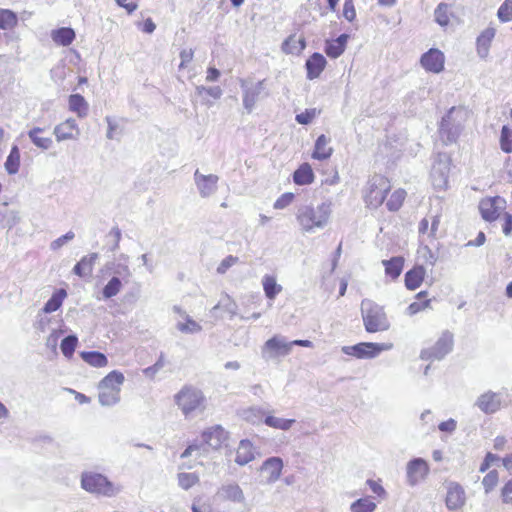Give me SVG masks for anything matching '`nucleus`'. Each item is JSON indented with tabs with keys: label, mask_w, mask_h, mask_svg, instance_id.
<instances>
[{
	"label": "nucleus",
	"mask_w": 512,
	"mask_h": 512,
	"mask_svg": "<svg viewBox=\"0 0 512 512\" xmlns=\"http://www.w3.org/2000/svg\"><path fill=\"white\" fill-rule=\"evenodd\" d=\"M331 213L330 202H322L316 207L301 205L297 209L296 219L304 232L311 233L315 229L324 228L329 222Z\"/></svg>",
	"instance_id": "obj_1"
},
{
	"label": "nucleus",
	"mask_w": 512,
	"mask_h": 512,
	"mask_svg": "<svg viewBox=\"0 0 512 512\" xmlns=\"http://www.w3.org/2000/svg\"><path fill=\"white\" fill-rule=\"evenodd\" d=\"M469 111L463 107H452L442 117L439 127V135L445 145L457 141L468 119Z\"/></svg>",
	"instance_id": "obj_2"
},
{
	"label": "nucleus",
	"mask_w": 512,
	"mask_h": 512,
	"mask_svg": "<svg viewBox=\"0 0 512 512\" xmlns=\"http://www.w3.org/2000/svg\"><path fill=\"white\" fill-rule=\"evenodd\" d=\"M174 402L185 418H190L206 409L203 391L193 385H184L175 395Z\"/></svg>",
	"instance_id": "obj_3"
},
{
	"label": "nucleus",
	"mask_w": 512,
	"mask_h": 512,
	"mask_svg": "<svg viewBox=\"0 0 512 512\" xmlns=\"http://www.w3.org/2000/svg\"><path fill=\"white\" fill-rule=\"evenodd\" d=\"M361 316L368 333L383 332L390 328L384 308L370 299L362 300Z\"/></svg>",
	"instance_id": "obj_4"
},
{
	"label": "nucleus",
	"mask_w": 512,
	"mask_h": 512,
	"mask_svg": "<svg viewBox=\"0 0 512 512\" xmlns=\"http://www.w3.org/2000/svg\"><path fill=\"white\" fill-rule=\"evenodd\" d=\"M391 186L387 178L374 175L367 183L364 199L368 207L378 208L384 201Z\"/></svg>",
	"instance_id": "obj_5"
},
{
	"label": "nucleus",
	"mask_w": 512,
	"mask_h": 512,
	"mask_svg": "<svg viewBox=\"0 0 512 512\" xmlns=\"http://www.w3.org/2000/svg\"><path fill=\"white\" fill-rule=\"evenodd\" d=\"M81 486L90 493L101 494L106 497H112L117 493L113 483L100 473H83L81 476Z\"/></svg>",
	"instance_id": "obj_6"
},
{
	"label": "nucleus",
	"mask_w": 512,
	"mask_h": 512,
	"mask_svg": "<svg viewBox=\"0 0 512 512\" xmlns=\"http://www.w3.org/2000/svg\"><path fill=\"white\" fill-rule=\"evenodd\" d=\"M392 347L391 343L361 342L352 346H343L342 352L358 359H371L383 351L390 350Z\"/></svg>",
	"instance_id": "obj_7"
},
{
	"label": "nucleus",
	"mask_w": 512,
	"mask_h": 512,
	"mask_svg": "<svg viewBox=\"0 0 512 512\" xmlns=\"http://www.w3.org/2000/svg\"><path fill=\"white\" fill-rule=\"evenodd\" d=\"M451 159L446 153H439L431 168V181L436 189H445L448 185Z\"/></svg>",
	"instance_id": "obj_8"
},
{
	"label": "nucleus",
	"mask_w": 512,
	"mask_h": 512,
	"mask_svg": "<svg viewBox=\"0 0 512 512\" xmlns=\"http://www.w3.org/2000/svg\"><path fill=\"white\" fill-rule=\"evenodd\" d=\"M291 353V344L284 336L274 335L268 339L261 348V356L269 361L277 357H284Z\"/></svg>",
	"instance_id": "obj_9"
},
{
	"label": "nucleus",
	"mask_w": 512,
	"mask_h": 512,
	"mask_svg": "<svg viewBox=\"0 0 512 512\" xmlns=\"http://www.w3.org/2000/svg\"><path fill=\"white\" fill-rule=\"evenodd\" d=\"M452 348L453 334L449 331H445L433 347L421 352V358L423 360H441L451 352Z\"/></svg>",
	"instance_id": "obj_10"
},
{
	"label": "nucleus",
	"mask_w": 512,
	"mask_h": 512,
	"mask_svg": "<svg viewBox=\"0 0 512 512\" xmlns=\"http://www.w3.org/2000/svg\"><path fill=\"white\" fill-rule=\"evenodd\" d=\"M506 206V200L500 196L486 198L480 201L479 210L486 221L496 220Z\"/></svg>",
	"instance_id": "obj_11"
},
{
	"label": "nucleus",
	"mask_w": 512,
	"mask_h": 512,
	"mask_svg": "<svg viewBox=\"0 0 512 512\" xmlns=\"http://www.w3.org/2000/svg\"><path fill=\"white\" fill-rule=\"evenodd\" d=\"M502 405V396L500 393L488 390L479 395L474 403L481 412L487 415L498 412Z\"/></svg>",
	"instance_id": "obj_12"
},
{
	"label": "nucleus",
	"mask_w": 512,
	"mask_h": 512,
	"mask_svg": "<svg viewBox=\"0 0 512 512\" xmlns=\"http://www.w3.org/2000/svg\"><path fill=\"white\" fill-rule=\"evenodd\" d=\"M406 474L407 483L415 486L429 474L428 463L422 458H414L407 463Z\"/></svg>",
	"instance_id": "obj_13"
},
{
	"label": "nucleus",
	"mask_w": 512,
	"mask_h": 512,
	"mask_svg": "<svg viewBox=\"0 0 512 512\" xmlns=\"http://www.w3.org/2000/svg\"><path fill=\"white\" fill-rule=\"evenodd\" d=\"M219 177L215 174L204 175L197 169L194 172V182L202 198H208L216 193Z\"/></svg>",
	"instance_id": "obj_14"
},
{
	"label": "nucleus",
	"mask_w": 512,
	"mask_h": 512,
	"mask_svg": "<svg viewBox=\"0 0 512 512\" xmlns=\"http://www.w3.org/2000/svg\"><path fill=\"white\" fill-rule=\"evenodd\" d=\"M420 62L425 70L439 73L444 69L445 56L439 49L431 48L421 56Z\"/></svg>",
	"instance_id": "obj_15"
},
{
	"label": "nucleus",
	"mask_w": 512,
	"mask_h": 512,
	"mask_svg": "<svg viewBox=\"0 0 512 512\" xmlns=\"http://www.w3.org/2000/svg\"><path fill=\"white\" fill-rule=\"evenodd\" d=\"M282 469L283 461L280 457H270L266 459L260 468L268 484L274 483L280 478Z\"/></svg>",
	"instance_id": "obj_16"
},
{
	"label": "nucleus",
	"mask_w": 512,
	"mask_h": 512,
	"mask_svg": "<svg viewBox=\"0 0 512 512\" xmlns=\"http://www.w3.org/2000/svg\"><path fill=\"white\" fill-rule=\"evenodd\" d=\"M228 433L220 425H215L202 433V439L212 449H219L227 440Z\"/></svg>",
	"instance_id": "obj_17"
},
{
	"label": "nucleus",
	"mask_w": 512,
	"mask_h": 512,
	"mask_svg": "<svg viewBox=\"0 0 512 512\" xmlns=\"http://www.w3.org/2000/svg\"><path fill=\"white\" fill-rule=\"evenodd\" d=\"M54 135L58 142L70 139H77L80 135V130L76 121L72 118L65 120L54 128Z\"/></svg>",
	"instance_id": "obj_18"
},
{
	"label": "nucleus",
	"mask_w": 512,
	"mask_h": 512,
	"mask_svg": "<svg viewBox=\"0 0 512 512\" xmlns=\"http://www.w3.org/2000/svg\"><path fill=\"white\" fill-rule=\"evenodd\" d=\"M465 499L464 489L458 483H450L445 499L446 507L449 510L460 509L465 504Z\"/></svg>",
	"instance_id": "obj_19"
},
{
	"label": "nucleus",
	"mask_w": 512,
	"mask_h": 512,
	"mask_svg": "<svg viewBox=\"0 0 512 512\" xmlns=\"http://www.w3.org/2000/svg\"><path fill=\"white\" fill-rule=\"evenodd\" d=\"M242 88L244 89L243 106L247 112L250 113L253 110L259 95L264 89V80L258 81L251 87H244L242 84Z\"/></svg>",
	"instance_id": "obj_20"
},
{
	"label": "nucleus",
	"mask_w": 512,
	"mask_h": 512,
	"mask_svg": "<svg viewBox=\"0 0 512 512\" xmlns=\"http://www.w3.org/2000/svg\"><path fill=\"white\" fill-rule=\"evenodd\" d=\"M326 63L327 61L322 54L318 52L313 53L307 59L305 64L307 69V78L310 80L318 78L321 72L324 70Z\"/></svg>",
	"instance_id": "obj_21"
},
{
	"label": "nucleus",
	"mask_w": 512,
	"mask_h": 512,
	"mask_svg": "<svg viewBox=\"0 0 512 512\" xmlns=\"http://www.w3.org/2000/svg\"><path fill=\"white\" fill-rule=\"evenodd\" d=\"M98 258L99 254L96 252L82 257L81 260L73 268L74 274L82 278L91 276L94 264Z\"/></svg>",
	"instance_id": "obj_22"
},
{
	"label": "nucleus",
	"mask_w": 512,
	"mask_h": 512,
	"mask_svg": "<svg viewBox=\"0 0 512 512\" xmlns=\"http://www.w3.org/2000/svg\"><path fill=\"white\" fill-rule=\"evenodd\" d=\"M426 270L423 266L417 265L406 272L405 286L409 290L417 289L423 282Z\"/></svg>",
	"instance_id": "obj_23"
},
{
	"label": "nucleus",
	"mask_w": 512,
	"mask_h": 512,
	"mask_svg": "<svg viewBox=\"0 0 512 512\" xmlns=\"http://www.w3.org/2000/svg\"><path fill=\"white\" fill-rule=\"evenodd\" d=\"M347 41V34H341L335 40L326 41L325 53L330 58H338L345 51Z\"/></svg>",
	"instance_id": "obj_24"
},
{
	"label": "nucleus",
	"mask_w": 512,
	"mask_h": 512,
	"mask_svg": "<svg viewBox=\"0 0 512 512\" xmlns=\"http://www.w3.org/2000/svg\"><path fill=\"white\" fill-rule=\"evenodd\" d=\"M219 495L235 503H242L245 499L242 489L236 483L223 485L219 490Z\"/></svg>",
	"instance_id": "obj_25"
},
{
	"label": "nucleus",
	"mask_w": 512,
	"mask_h": 512,
	"mask_svg": "<svg viewBox=\"0 0 512 512\" xmlns=\"http://www.w3.org/2000/svg\"><path fill=\"white\" fill-rule=\"evenodd\" d=\"M254 459L252 443L249 440H241L236 451L235 462L244 466Z\"/></svg>",
	"instance_id": "obj_26"
},
{
	"label": "nucleus",
	"mask_w": 512,
	"mask_h": 512,
	"mask_svg": "<svg viewBox=\"0 0 512 512\" xmlns=\"http://www.w3.org/2000/svg\"><path fill=\"white\" fill-rule=\"evenodd\" d=\"M496 30L494 28L485 29L477 38V51L481 58L488 55L490 44L495 37Z\"/></svg>",
	"instance_id": "obj_27"
},
{
	"label": "nucleus",
	"mask_w": 512,
	"mask_h": 512,
	"mask_svg": "<svg viewBox=\"0 0 512 512\" xmlns=\"http://www.w3.org/2000/svg\"><path fill=\"white\" fill-rule=\"evenodd\" d=\"M124 379L123 373L117 370L111 371L100 381L98 388L117 389V393L120 394Z\"/></svg>",
	"instance_id": "obj_28"
},
{
	"label": "nucleus",
	"mask_w": 512,
	"mask_h": 512,
	"mask_svg": "<svg viewBox=\"0 0 512 512\" xmlns=\"http://www.w3.org/2000/svg\"><path fill=\"white\" fill-rule=\"evenodd\" d=\"M52 40L62 46L70 45L75 39V32L70 27H62L51 32Z\"/></svg>",
	"instance_id": "obj_29"
},
{
	"label": "nucleus",
	"mask_w": 512,
	"mask_h": 512,
	"mask_svg": "<svg viewBox=\"0 0 512 512\" xmlns=\"http://www.w3.org/2000/svg\"><path fill=\"white\" fill-rule=\"evenodd\" d=\"M293 181L297 185L311 184L314 181V173L310 164H301L293 174Z\"/></svg>",
	"instance_id": "obj_30"
},
{
	"label": "nucleus",
	"mask_w": 512,
	"mask_h": 512,
	"mask_svg": "<svg viewBox=\"0 0 512 512\" xmlns=\"http://www.w3.org/2000/svg\"><path fill=\"white\" fill-rule=\"evenodd\" d=\"M328 143L329 139L324 134L320 135L315 142L312 157L318 160L328 159L333 152V149L328 147Z\"/></svg>",
	"instance_id": "obj_31"
},
{
	"label": "nucleus",
	"mask_w": 512,
	"mask_h": 512,
	"mask_svg": "<svg viewBox=\"0 0 512 512\" xmlns=\"http://www.w3.org/2000/svg\"><path fill=\"white\" fill-rule=\"evenodd\" d=\"M69 109L75 112L78 117L84 118L88 114V103L80 94H72L69 96Z\"/></svg>",
	"instance_id": "obj_32"
},
{
	"label": "nucleus",
	"mask_w": 512,
	"mask_h": 512,
	"mask_svg": "<svg viewBox=\"0 0 512 512\" xmlns=\"http://www.w3.org/2000/svg\"><path fill=\"white\" fill-rule=\"evenodd\" d=\"M43 132V128L34 127L28 131L27 135L35 146L43 150H48L49 148H51L53 141L51 137L41 136L40 134Z\"/></svg>",
	"instance_id": "obj_33"
},
{
	"label": "nucleus",
	"mask_w": 512,
	"mask_h": 512,
	"mask_svg": "<svg viewBox=\"0 0 512 512\" xmlns=\"http://www.w3.org/2000/svg\"><path fill=\"white\" fill-rule=\"evenodd\" d=\"M173 309L175 312H177L181 315H184L185 319H186L185 323H181V322L177 323L176 327L179 331H181L182 333H186V334H194V333H198L202 330V327L195 320H193L189 315H187L185 312H183L180 307L174 306Z\"/></svg>",
	"instance_id": "obj_34"
},
{
	"label": "nucleus",
	"mask_w": 512,
	"mask_h": 512,
	"mask_svg": "<svg viewBox=\"0 0 512 512\" xmlns=\"http://www.w3.org/2000/svg\"><path fill=\"white\" fill-rule=\"evenodd\" d=\"M262 286L265 293V296L274 300L275 297L282 291V286L277 283L275 276L272 275H264L262 278Z\"/></svg>",
	"instance_id": "obj_35"
},
{
	"label": "nucleus",
	"mask_w": 512,
	"mask_h": 512,
	"mask_svg": "<svg viewBox=\"0 0 512 512\" xmlns=\"http://www.w3.org/2000/svg\"><path fill=\"white\" fill-rule=\"evenodd\" d=\"M382 264L385 267L386 275L390 276L392 279H397L403 270L404 260L402 257L397 256L389 260H383Z\"/></svg>",
	"instance_id": "obj_36"
},
{
	"label": "nucleus",
	"mask_w": 512,
	"mask_h": 512,
	"mask_svg": "<svg viewBox=\"0 0 512 512\" xmlns=\"http://www.w3.org/2000/svg\"><path fill=\"white\" fill-rule=\"evenodd\" d=\"M83 361L97 368L105 367L108 364L107 357L98 351H83L80 353Z\"/></svg>",
	"instance_id": "obj_37"
},
{
	"label": "nucleus",
	"mask_w": 512,
	"mask_h": 512,
	"mask_svg": "<svg viewBox=\"0 0 512 512\" xmlns=\"http://www.w3.org/2000/svg\"><path fill=\"white\" fill-rule=\"evenodd\" d=\"M67 296V293L64 289H59L53 295L51 298L44 304L42 308V312L48 314L57 311L62 303L65 297Z\"/></svg>",
	"instance_id": "obj_38"
},
{
	"label": "nucleus",
	"mask_w": 512,
	"mask_h": 512,
	"mask_svg": "<svg viewBox=\"0 0 512 512\" xmlns=\"http://www.w3.org/2000/svg\"><path fill=\"white\" fill-rule=\"evenodd\" d=\"M98 400L102 406H113L120 401V394L117 389L98 388Z\"/></svg>",
	"instance_id": "obj_39"
},
{
	"label": "nucleus",
	"mask_w": 512,
	"mask_h": 512,
	"mask_svg": "<svg viewBox=\"0 0 512 512\" xmlns=\"http://www.w3.org/2000/svg\"><path fill=\"white\" fill-rule=\"evenodd\" d=\"M218 309H222L232 318L237 314L238 305L228 294H224L218 304L212 308V311H216Z\"/></svg>",
	"instance_id": "obj_40"
},
{
	"label": "nucleus",
	"mask_w": 512,
	"mask_h": 512,
	"mask_svg": "<svg viewBox=\"0 0 512 512\" xmlns=\"http://www.w3.org/2000/svg\"><path fill=\"white\" fill-rule=\"evenodd\" d=\"M122 281L119 277L113 276L102 289L104 299H110L116 296L122 289Z\"/></svg>",
	"instance_id": "obj_41"
},
{
	"label": "nucleus",
	"mask_w": 512,
	"mask_h": 512,
	"mask_svg": "<svg viewBox=\"0 0 512 512\" xmlns=\"http://www.w3.org/2000/svg\"><path fill=\"white\" fill-rule=\"evenodd\" d=\"M20 165V153L17 146H13L5 162V168L9 174H16Z\"/></svg>",
	"instance_id": "obj_42"
},
{
	"label": "nucleus",
	"mask_w": 512,
	"mask_h": 512,
	"mask_svg": "<svg viewBox=\"0 0 512 512\" xmlns=\"http://www.w3.org/2000/svg\"><path fill=\"white\" fill-rule=\"evenodd\" d=\"M18 18L15 12L9 9H0V28L3 30L12 29L17 25Z\"/></svg>",
	"instance_id": "obj_43"
},
{
	"label": "nucleus",
	"mask_w": 512,
	"mask_h": 512,
	"mask_svg": "<svg viewBox=\"0 0 512 512\" xmlns=\"http://www.w3.org/2000/svg\"><path fill=\"white\" fill-rule=\"evenodd\" d=\"M264 423L269 427L286 431L291 428V426L295 423V420L284 419L269 415L266 416Z\"/></svg>",
	"instance_id": "obj_44"
},
{
	"label": "nucleus",
	"mask_w": 512,
	"mask_h": 512,
	"mask_svg": "<svg viewBox=\"0 0 512 512\" xmlns=\"http://www.w3.org/2000/svg\"><path fill=\"white\" fill-rule=\"evenodd\" d=\"M376 503H374L370 498H360L354 501L350 505L351 512H374L376 509Z\"/></svg>",
	"instance_id": "obj_45"
},
{
	"label": "nucleus",
	"mask_w": 512,
	"mask_h": 512,
	"mask_svg": "<svg viewBox=\"0 0 512 512\" xmlns=\"http://www.w3.org/2000/svg\"><path fill=\"white\" fill-rule=\"evenodd\" d=\"M106 268L111 270L114 274V276H117V277H122V278H130L131 277V270L129 268V266L127 265V263H116V262H108L106 264Z\"/></svg>",
	"instance_id": "obj_46"
},
{
	"label": "nucleus",
	"mask_w": 512,
	"mask_h": 512,
	"mask_svg": "<svg viewBox=\"0 0 512 512\" xmlns=\"http://www.w3.org/2000/svg\"><path fill=\"white\" fill-rule=\"evenodd\" d=\"M78 343V338L76 335H68L65 337L60 344V349L63 355L67 358H71L75 351V348Z\"/></svg>",
	"instance_id": "obj_47"
},
{
	"label": "nucleus",
	"mask_w": 512,
	"mask_h": 512,
	"mask_svg": "<svg viewBox=\"0 0 512 512\" xmlns=\"http://www.w3.org/2000/svg\"><path fill=\"white\" fill-rule=\"evenodd\" d=\"M406 197V192L403 189H398L392 193L388 199L386 206L390 211H397Z\"/></svg>",
	"instance_id": "obj_48"
},
{
	"label": "nucleus",
	"mask_w": 512,
	"mask_h": 512,
	"mask_svg": "<svg viewBox=\"0 0 512 512\" xmlns=\"http://www.w3.org/2000/svg\"><path fill=\"white\" fill-rule=\"evenodd\" d=\"M177 478L178 485L184 490L190 489L199 482V477L195 473L182 472L177 475Z\"/></svg>",
	"instance_id": "obj_49"
},
{
	"label": "nucleus",
	"mask_w": 512,
	"mask_h": 512,
	"mask_svg": "<svg viewBox=\"0 0 512 512\" xmlns=\"http://www.w3.org/2000/svg\"><path fill=\"white\" fill-rule=\"evenodd\" d=\"M292 42H294V36H290L288 39L284 41L282 49L285 53L297 54L304 50L306 47V42L304 38L297 39V46H291Z\"/></svg>",
	"instance_id": "obj_50"
},
{
	"label": "nucleus",
	"mask_w": 512,
	"mask_h": 512,
	"mask_svg": "<svg viewBox=\"0 0 512 512\" xmlns=\"http://www.w3.org/2000/svg\"><path fill=\"white\" fill-rule=\"evenodd\" d=\"M500 147L505 153L512 152V130L506 125L501 129Z\"/></svg>",
	"instance_id": "obj_51"
},
{
	"label": "nucleus",
	"mask_w": 512,
	"mask_h": 512,
	"mask_svg": "<svg viewBox=\"0 0 512 512\" xmlns=\"http://www.w3.org/2000/svg\"><path fill=\"white\" fill-rule=\"evenodd\" d=\"M499 481V473L497 470L489 471L482 480L485 493L488 494L497 486Z\"/></svg>",
	"instance_id": "obj_52"
},
{
	"label": "nucleus",
	"mask_w": 512,
	"mask_h": 512,
	"mask_svg": "<svg viewBox=\"0 0 512 512\" xmlns=\"http://www.w3.org/2000/svg\"><path fill=\"white\" fill-rule=\"evenodd\" d=\"M448 5L446 3H440L434 12L435 21L440 26H447L449 23V16H448Z\"/></svg>",
	"instance_id": "obj_53"
},
{
	"label": "nucleus",
	"mask_w": 512,
	"mask_h": 512,
	"mask_svg": "<svg viewBox=\"0 0 512 512\" xmlns=\"http://www.w3.org/2000/svg\"><path fill=\"white\" fill-rule=\"evenodd\" d=\"M497 16L501 22L512 20V0H505L498 9Z\"/></svg>",
	"instance_id": "obj_54"
},
{
	"label": "nucleus",
	"mask_w": 512,
	"mask_h": 512,
	"mask_svg": "<svg viewBox=\"0 0 512 512\" xmlns=\"http://www.w3.org/2000/svg\"><path fill=\"white\" fill-rule=\"evenodd\" d=\"M196 93L198 96H202L206 94L213 99H219L222 96V89L219 86L214 87H205V86H197Z\"/></svg>",
	"instance_id": "obj_55"
},
{
	"label": "nucleus",
	"mask_w": 512,
	"mask_h": 512,
	"mask_svg": "<svg viewBox=\"0 0 512 512\" xmlns=\"http://www.w3.org/2000/svg\"><path fill=\"white\" fill-rule=\"evenodd\" d=\"M239 261V258L237 256L228 255L225 257L220 264L217 267V273L224 274L226 271L232 267L233 265L237 264Z\"/></svg>",
	"instance_id": "obj_56"
},
{
	"label": "nucleus",
	"mask_w": 512,
	"mask_h": 512,
	"mask_svg": "<svg viewBox=\"0 0 512 512\" xmlns=\"http://www.w3.org/2000/svg\"><path fill=\"white\" fill-rule=\"evenodd\" d=\"M316 117V109H306L304 112L297 114L295 120L302 125H307Z\"/></svg>",
	"instance_id": "obj_57"
},
{
	"label": "nucleus",
	"mask_w": 512,
	"mask_h": 512,
	"mask_svg": "<svg viewBox=\"0 0 512 512\" xmlns=\"http://www.w3.org/2000/svg\"><path fill=\"white\" fill-rule=\"evenodd\" d=\"M293 199H294L293 193H290V192L284 193L275 201L273 206L275 209H284L292 203Z\"/></svg>",
	"instance_id": "obj_58"
},
{
	"label": "nucleus",
	"mask_w": 512,
	"mask_h": 512,
	"mask_svg": "<svg viewBox=\"0 0 512 512\" xmlns=\"http://www.w3.org/2000/svg\"><path fill=\"white\" fill-rule=\"evenodd\" d=\"M74 237H75V234L72 231H69L66 234L62 235L61 237L52 241L50 247L52 250H58L64 244H66L68 241H71L72 239H74Z\"/></svg>",
	"instance_id": "obj_59"
},
{
	"label": "nucleus",
	"mask_w": 512,
	"mask_h": 512,
	"mask_svg": "<svg viewBox=\"0 0 512 512\" xmlns=\"http://www.w3.org/2000/svg\"><path fill=\"white\" fill-rule=\"evenodd\" d=\"M343 16L348 21H353L356 17V11L354 7L353 0H344L343 5Z\"/></svg>",
	"instance_id": "obj_60"
},
{
	"label": "nucleus",
	"mask_w": 512,
	"mask_h": 512,
	"mask_svg": "<svg viewBox=\"0 0 512 512\" xmlns=\"http://www.w3.org/2000/svg\"><path fill=\"white\" fill-rule=\"evenodd\" d=\"M500 460V457L496 454H493L491 452H488L486 455H485V458L483 460V462L481 463L480 465V468H479V471L481 473H484L485 471H487L490 466L496 462V461H499Z\"/></svg>",
	"instance_id": "obj_61"
},
{
	"label": "nucleus",
	"mask_w": 512,
	"mask_h": 512,
	"mask_svg": "<svg viewBox=\"0 0 512 512\" xmlns=\"http://www.w3.org/2000/svg\"><path fill=\"white\" fill-rule=\"evenodd\" d=\"M503 503L512 504V479L508 480L501 489Z\"/></svg>",
	"instance_id": "obj_62"
},
{
	"label": "nucleus",
	"mask_w": 512,
	"mask_h": 512,
	"mask_svg": "<svg viewBox=\"0 0 512 512\" xmlns=\"http://www.w3.org/2000/svg\"><path fill=\"white\" fill-rule=\"evenodd\" d=\"M420 253L426 263H428L431 266H434L436 264L438 258L427 245L423 246L420 249Z\"/></svg>",
	"instance_id": "obj_63"
},
{
	"label": "nucleus",
	"mask_w": 512,
	"mask_h": 512,
	"mask_svg": "<svg viewBox=\"0 0 512 512\" xmlns=\"http://www.w3.org/2000/svg\"><path fill=\"white\" fill-rule=\"evenodd\" d=\"M429 303H430V300H425L423 302L416 301V302L411 303L407 307L408 315L412 316V315L417 314L418 312H420V311L424 310L426 307H428Z\"/></svg>",
	"instance_id": "obj_64"
}]
</instances>
